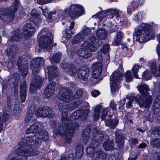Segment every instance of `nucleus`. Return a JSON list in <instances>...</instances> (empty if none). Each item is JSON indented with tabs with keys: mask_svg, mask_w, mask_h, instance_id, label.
I'll use <instances>...</instances> for the list:
<instances>
[{
	"mask_svg": "<svg viewBox=\"0 0 160 160\" xmlns=\"http://www.w3.org/2000/svg\"><path fill=\"white\" fill-rule=\"evenodd\" d=\"M89 112V109L78 110L74 112L69 118H67L68 114L64 112L62 113V124H58V128L55 130L57 134L62 136L65 142L68 144L72 142V137L74 134L75 130L79 127L78 122V118L84 121L87 117Z\"/></svg>",
	"mask_w": 160,
	"mask_h": 160,
	"instance_id": "nucleus-1",
	"label": "nucleus"
},
{
	"mask_svg": "<svg viewBox=\"0 0 160 160\" xmlns=\"http://www.w3.org/2000/svg\"><path fill=\"white\" fill-rule=\"evenodd\" d=\"M83 7L79 4H72L65 8L63 10L58 9L51 12L49 14V18H52L55 14L59 19L64 20L68 16L72 19H76L82 15L84 13Z\"/></svg>",
	"mask_w": 160,
	"mask_h": 160,
	"instance_id": "nucleus-2",
	"label": "nucleus"
},
{
	"mask_svg": "<svg viewBox=\"0 0 160 160\" xmlns=\"http://www.w3.org/2000/svg\"><path fill=\"white\" fill-rule=\"evenodd\" d=\"M23 139L20 141L19 147L16 150V153L19 155L23 157H22L16 158V159H21V160H27L28 157L30 156H35L39 153V152L36 148H33L31 146L36 145L35 141L30 142L28 141L22 142Z\"/></svg>",
	"mask_w": 160,
	"mask_h": 160,
	"instance_id": "nucleus-3",
	"label": "nucleus"
},
{
	"mask_svg": "<svg viewBox=\"0 0 160 160\" xmlns=\"http://www.w3.org/2000/svg\"><path fill=\"white\" fill-rule=\"evenodd\" d=\"M96 39L94 36H90L88 40L84 41L81 48L78 51V54L84 58H88L91 57L92 54L90 51L94 52L97 49Z\"/></svg>",
	"mask_w": 160,
	"mask_h": 160,
	"instance_id": "nucleus-4",
	"label": "nucleus"
},
{
	"mask_svg": "<svg viewBox=\"0 0 160 160\" xmlns=\"http://www.w3.org/2000/svg\"><path fill=\"white\" fill-rule=\"evenodd\" d=\"M92 135V141L90 144V147L92 148H97L104 140L107 141L109 139L107 133L100 131L99 128H94Z\"/></svg>",
	"mask_w": 160,
	"mask_h": 160,
	"instance_id": "nucleus-5",
	"label": "nucleus"
},
{
	"mask_svg": "<svg viewBox=\"0 0 160 160\" xmlns=\"http://www.w3.org/2000/svg\"><path fill=\"white\" fill-rule=\"evenodd\" d=\"M83 93V90L82 89H79L77 90L73 95L72 93L69 90L63 89L61 94L59 96V99L62 101L68 102L76 98H81Z\"/></svg>",
	"mask_w": 160,
	"mask_h": 160,
	"instance_id": "nucleus-6",
	"label": "nucleus"
},
{
	"mask_svg": "<svg viewBox=\"0 0 160 160\" xmlns=\"http://www.w3.org/2000/svg\"><path fill=\"white\" fill-rule=\"evenodd\" d=\"M46 35L40 37L38 41L40 46L44 50L50 52L52 48V43L53 41V35L50 31H47Z\"/></svg>",
	"mask_w": 160,
	"mask_h": 160,
	"instance_id": "nucleus-7",
	"label": "nucleus"
},
{
	"mask_svg": "<svg viewBox=\"0 0 160 160\" xmlns=\"http://www.w3.org/2000/svg\"><path fill=\"white\" fill-rule=\"evenodd\" d=\"M38 135H34L33 136H27L23 138L22 142L28 141L30 142L35 141L36 144L40 145L42 141L45 142L48 140V132L45 131H40L37 133Z\"/></svg>",
	"mask_w": 160,
	"mask_h": 160,
	"instance_id": "nucleus-8",
	"label": "nucleus"
},
{
	"mask_svg": "<svg viewBox=\"0 0 160 160\" xmlns=\"http://www.w3.org/2000/svg\"><path fill=\"white\" fill-rule=\"evenodd\" d=\"M123 74L119 70L115 71L110 78L111 85V89L112 92L114 93L118 91L120 87L119 84L122 80Z\"/></svg>",
	"mask_w": 160,
	"mask_h": 160,
	"instance_id": "nucleus-9",
	"label": "nucleus"
},
{
	"mask_svg": "<svg viewBox=\"0 0 160 160\" xmlns=\"http://www.w3.org/2000/svg\"><path fill=\"white\" fill-rule=\"evenodd\" d=\"M131 99H135V101L138 103L140 108H149L152 103V98L149 95L141 96L138 94L136 96L132 97Z\"/></svg>",
	"mask_w": 160,
	"mask_h": 160,
	"instance_id": "nucleus-10",
	"label": "nucleus"
},
{
	"mask_svg": "<svg viewBox=\"0 0 160 160\" xmlns=\"http://www.w3.org/2000/svg\"><path fill=\"white\" fill-rule=\"evenodd\" d=\"M90 147L88 148L87 149V154L92 158L93 160H105L107 158V154L106 153L100 150H95L92 149L90 150Z\"/></svg>",
	"mask_w": 160,
	"mask_h": 160,
	"instance_id": "nucleus-11",
	"label": "nucleus"
},
{
	"mask_svg": "<svg viewBox=\"0 0 160 160\" xmlns=\"http://www.w3.org/2000/svg\"><path fill=\"white\" fill-rule=\"evenodd\" d=\"M45 61L42 57H38L32 61L30 67L32 69L33 74L38 72L41 68L42 65H43Z\"/></svg>",
	"mask_w": 160,
	"mask_h": 160,
	"instance_id": "nucleus-12",
	"label": "nucleus"
},
{
	"mask_svg": "<svg viewBox=\"0 0 160 160\" xmlns=\"http://www.w3.org/2000/svg\"><path fill=\"white\" fill-rule=\"evenodd\" d=\"M92 77L95 78H98L101 75L102 71V65L101 62H96L92 65Z\"/></svg>",
	"mask_w": 160,
	"mask_h": 160,
	"instance_id": "nucleus-13",
	"label": "nucleus"
},
{
	"mask_svg": "<svg viewBox=\"0 0 160 160\" xmlns=\"http://www.w3.org/2000/svg\"><path fill=\"white\" fill-rule=\"evenodd\" d=\"M60 67L70 76H73L76 74L77 69L75 66L72 64L61 63Z\"/></svg>",
	"mask_w": 160,
	"mask_h": 160,
	"instance_id": "nucleus-14",
	"label": "nucleus"
},
{
	"mask_svg": "<svg viewBox=\"0 0 160 160\" xmlns=\"http://www.w3.org/2000/svg\"><path fill=\"white\" fill-rule=\"evenodd\" d=\"M25 59L19 58L18 59L17 65L19 71L21 72L24 78H25L27 74L28 69L26 66H24Z\"/></svg>",
	"mask_w": 160,
	"mask_h": 160,
	"instance_id": "nucleus-15",
	"label": "nucleus"
},
{
	"mask_svg": "<svg viewBox=\"0 0 160 160\" xmlns=\"http://www.w3.org/2000/svg\"><path fill=\"white\" fill-rule=\"evenodd\" d=\"M116 142L119 148H122L124 145L125 138L121 131L117 130L115 132Z\"/></svg>",
	"mask_w": 160,
	"mask_h": 160,
	"instance_id": "nucleus-16",
	"label": "nucleus"
},
{
	"mask_svg": "<svg viewBox=\"0 0 160 160\" xmlns=\"http://www.w3.org/2000/svg\"><path fill=\"white\" fill-rule=\"evenodd\" d=\"M89 70L86 67H82L78 69V78L83 80H87L89 75Z\"/></svg>",
	"mask_w": 160,
	"mask_h": 160,
	"instance_id": "nucleus-17",
	"label": "nucleus"
},
{
	"mask_svg": "<svg viewBox=\"0 0 160 160\" xmlns=\"http://www.w3.org/2000/svg\"><path fill=\"white\" fill-rule=\"evenodd\" d=\"M42 128V124L39 122H36L33 125H31L27 129V133H34L38 132V133L41 131Z\"/></svg>",
	"mask_w": 160,
	"mask_h": 160,
	"instance_id": "nucleus-18",
	"label": "nucleus"
},
{
	"mask_svg": "<svg viewBox=\"0 0 160 160\" xmlns=\"http://www.w3.org/2000/svg\"><path fill=\"white\" fill-rule=\"evenodd\" d=\"M31 84L35 89H40L42 85V78L38 75H34L32 78Z\"/></svg>",
	"mask_w": 160,
	"mask_h": 160,
	"instance_id": "nucleus-19",
	"label": "nucleus"
},
{
	"mask_svg": "<svg viewBox=\"0 0 160 160\" xmlns=\"http://www.w3.org/2000/svg\"><path fill=\"white\" fill-rule=\"evenodd\" d=\"M106 12L108 14V18H112L115 17L118 22H121V19L120 17V11L118 10L115 8H111L106 10Z\"/></svg>",
	"mask_w": 160,
	"mask_h": 160,
	"instance_id": "nucleus-20",
	"label": "nucleus"
},
{
	"mask_svg": "<svg viewBox=\"0 0 160 160\" xmlns=\"http://www.w3.org/2000/svg\"><path fill=\"white\" fill-rule=\"evenodd\" d=\"M48 71V74L49 80V81L52 80V78L53 77L57 76L58 74V69L56 66H50L48 67L47 69L45 70V72Z\"/></svg>",
	"mask_w": 160,
	"mask_h": 160,
	"instance_id": "nucleus-21",
	"label": "nucleus"
},
{
	"mask_svg": "<svg viewBox=\"0 0 160 160\" xmlns=\"http://www.w3.org/2000/svg\"><path fill=\"white\" fill-rule=\"evenodd\" d=\"M39 14V12L35 9H33L31 12V20L33 21L35 24L37 25L40 24L41 20Z\"/></svg>",
	"mask_w": 160,
	"mask_h": 160,
	"instance_id": "nucleus-22",
	"label": "nucleus"
},
{
	"mask_svg": "<svg viewBox=\"0 0 160 160\" xmlns=\"http://www.w3.org/2000/svg\"><path fill=\"white\" fill-rule=\"evenodd\" d=\"M34 112V108L33 107H31L29 108L26 115V117L25 119V123H28L31 121L33 122L35 120Z\"/></svg>",
	"mask_w": 160,
	"mask_h": 160,
	"instance_id": "nucleus-23",
	"label": "nucleus"
},
{
	"mask_svg": "<svg viewBox=\"0 0 160 160\" xmlns=\"http://www.w3.org/2000/svg\"><path fill=\"white\" fill-rule=\"evenodd\" d=\"M89 31H83L75 36L72 40V43H76L82 42L85 37L88 35Z\"/></svg>",
	"mask_w": 160,
	"mask_h": 160,
	"instance_id": "nucleus-24",
	"label": "nucleus"
},
{
	"mask_svg": "<svg viewBox=\"0 0 160 160\" xmlns=\"http://www.w3.org/2000/svg\"><path fill=\"white\" fill-rule=\"evenodd\" d=\"M145 31H137L135 36L136 40L140 43H142L148 41L146 35Z\"/></svg>",
	"mask_w": 160,
	"mask_h": 160,
	"instance_id": "nucleus-25",
	"label": "nucleus"
},
{
	"mask_svg": "<svg viewBox=\"0 0 160 160\" xmlns=\"http://www.w3.org/2000/svg\"><path fill=\"white\" fill-rule=\"evenodd\" d=\"M56 83L53 82L48 86L44 91V93L47 96V98L50 97L53 94L54 91Z\"/></svg>",
	"mask_w": 160,
	"mask_h": 160,
	"instance_id": "nucleus-26",
	"label": "nucleus"
},
{
	"mask_svg": "<svg viewBox=\"0 0 160 160\" xmlns=\"http://www.w3.org/2000/svg\"><path fill=\"white\" fill-rule=\"evenodd\" d=\"M20 96L22 102H24L26 100V85L24 80L21 81L20 84Z\"/></svg>",
	"mask_w": 160,
	"mask_h": 160,
	"instance_id": "nucleus-27",
	"label": "nucleus"
},
{
	"mask_svg": "<svg viewBox=\"0 0 160 160\" xmlns=\"http://www.w3.org/2000/svg\"><path fill=\"white\" fill-rule=\"evenodd\" d=\"M151 145L153 147L160 149V138H156L152 139L151 141ZM156 156L158 160H160V152H157Z\"/></svg>",
	"mask_w": 160,
	"mask_h": 160,
	"instance_id": "nucleus-28",
	"label": "nucleus"
},
{
	"mask_svg": "<svg viewBox=\"0 0 160 160\" xmlns=\"http://www.w3.org/2000/svg\"><path fill=\"white\" fill-rule=\"evenodd\" d=\"M157 26L153 23H152V25H151L148 23H142L136 27V30H150V29H155V27Z\"/></svg>",
	"mask_w": 160,
	"mask_h": 160,
	"instance_id": "nucleus-29",
	"label": "nucleus"
},
{
	"mask_svg": "<svg viewBox=\"0 0 160 160\" xmlns=\"http://www.w3.org/2000/svg\"><path fill=\"white\" fill-rule=\"evenodd\" d=\"M138 89L142 95L141 96L149 95L148 92L150 89L148 87L147 85L145 84H142L138 87Z\"/></svg>",
	"mask_w": 160,
	"mask_h": 160,
	"instance_id": "nucleus-30",
	"label": "nucleus"
},
{
	"mask_svg": "<svg viewBox=\"0 0 160 160\" xmlns=\"http://www.w3.org/2000/svg\"><path fill=\"white\" fill-rule=\"evenodd\" d=\"M58 105L59 110L62 111L64 110H71L74 109L75 108V107H72V105H73V103H72L70 105L69 104L64 105V104L60 100L59 101L58 103Z\"/></svg>",
	"mask_w": 160,
	"mask_h": 160,
	"instance_id": "nucleus-31",
	"label": "nucleus"
},
{
	"mask_svg": "<svg viewBox=\"0 0 160 160\" xmlns=\"http://www.w3.org/2000/svg\"><path fill=\"white\" fill-rule=\"evenodd\" d=\"M103 108L101 104L96 106L94 108V112L93 115V118L94 121H96L98 119L100 113L101 109Z\"/></svg>",
	"mask_w": 160,
	"mask_h": 160,
	"instance_id": "nucleus-32",
	"label": "nucleus"
},
{
	"mask_svg": "<svg viewBox=\"0 0 160 160\" xmlns=\"http://www.w3.org/2000/svg\"><path fill=\"white\" fill-rule=\"evenodd\" d=\"M124 34L121 31H118L117 32L116 39L114 41V44L116 46L120 44L122 40L124 37Z\"/></svg>",
	"mask_w": 160,
	"mask_h": 160,
	"instance_id": "nucleus-33",
	"label": "nucleus"
},
{
	"mask_svg": "<svg viewBox=\"0 0 160 160\" xmlns=\"http://www.w3.org/2000/svg\"><path fill=\"white\" fill-rule=\"evenodd\" d=\"M105 123L106 126H110L111 128H115L118 124V121L115 118L113 120H106Z\"/></svg>",
	"mask_w": 160,
	"mask_h": 160,
	"instance_id": "nucleus-34",
	"label": "nucleus"
},
{
	"mask_svg": "<svg viewBox=\"0 0 160 160\" xmlns=\"http://www.w3.org/2000/svg\"><path fill=\"white\" fill-rule=\"evenodd\" d=\"M91 131L89 129H85L82 134V136L83 138V144L86 145L87 142L89 140L90 132Z\"/></svg>",
	"mask_w": 160,
	"mask_h": 160,
	"instance_id": "nucleus-35",
	"label": "nucleus"
},
{
	"mask_svg": "<svg viewBox=\"0 0 160 160\" xmlns=\"http://www.w3.org/2000/svg\"><path fill=\"white\" fill-rule=\"evenodd\" d=\"M150 65L152 73L156 76H159L160 75V62L159 63V69L158 70H157L156 65L153 62H151Z\"/></svg>",
	"mask_w": 160,
	"mask_h": 160,
	"instance_id": "nucleus-36",
	"label": "nucleus"
},
{
	"mask_svg": "<svg viewBox=\"0 0 160 160\" xmlns=\"http://www.w3.org/2000/svg\"><path fill=\"white\" fill-rule=\"evenodd\" d=\"M106 16H108V14L105 11H102L101 12H100L96 14L95 15H93L92 16L93 17H95V18H98V21L100 22L102 21L103 19H104L106 17Z\"/></svg>",
	"mask_w": 160,
	"mask_h": 160,
	"instance_id": "nucleus-37",
	"label": "nucleus"
},
{
	"mask_svg": "<svg viewBox=\"0 0 160 160\" xmlns=\"http://www.w3.org/2000/svg\"><path fill=\"white\" fill-rule=\"evenodd\" d=\"M61 57V53L60 52L57 53L55 54L52 58H50V60L52 63L53 62L58 63Z\"/></svg>",
	"mask_w": 160,
	"mask_h": 160,
	"instance_id": "nucleus-38",
	"label": "nucleus"
},
{
	"mask_svg": "<svg viewBox=\"0 0 160 160\" xmlns=\"http://www.w3.org/2000/svg\"><path fill=\"white\" fill-rule=\"evenodd\" d=\"M113 142H105L103 144V146L106 150L109 151L112 150L114 147Z\"/></svg>",
	"mask_w": 160,
	"mask_h": 160,
	"instance_id": "nucleus-39",
	"label": "nucleus"
},
{
	"mask_svg": "<svg viewBox=\"0 0 160 160\" xmlns=\"http://www.w3.org/2000/svg\"><path fill=\"white\" fill-rule=\"evenodd\" d=\"M96 33L99 39H105L106 38L107 32L106 31H97Z\"/></svg>",
	"mask_w": 160,
	"mask_h": 160,
	"instance_id": "nucleus-40",
	"label": "nucleus"
},
{
	"mask_svg": "<svg viewBox=\"0 0 160 160\" xmlns=\"http://www.w3.org/2000/svg\"><path fill=\"white\" fill-rule=\"evenodd\" d=\"M12 34H14V36L11 37L10 40L12 42H18L20 39V35L18 31H13L12 32Z\"/></svg>",
	"mask_w": 160,
	"mask_h": 160,
	"instance_id": "nucleus-41",
	"label": "nucleus"
},
{
	"mask_svg": "<svg viewBox=\"0 0 160 160\" xmlns=\"http://www.w3.org/2000/svg\"><path fill=\"white\" fill-rule=\"evenodd\" d=\"M83 147L80 145L76 148V156L78 158H80L83 154Z\"/></svg>",
	"mask_w": 160,
	"mask_h": 160,
	"instance_id": "nucleus-42",
	"label": "nucleus"
},
{
	"mask_svg": "<svg viewBox=\"0 0 160 160\" xmlns=\"http://www.w3.org/2000/svg\"><path fill=\"white\" fill-rule=\"evenodd\" d=\"M143 13L142 12H138V13L135 14L133 17V20L138 23L141 22L142 18Z\"/></svg>",
	"mask_w": 160,
	"mask_h": 160,
	"instance_id": "nucleus-43",
	"label": "nucleus"
},
{
	"mask_svg": "<svg viewBox=\"0 0 160 160\" xmlns=\"http://www.w3.org/2000/svg\"><path fill=\"white\" fill-rule=\"evenodd\" d=\"M145 35L148 41L153 39L155 37L154 31H145Z\"/></svg>",
	"mask_w": 160,
	"mask_h": 160,
	"instance_id": "nucleus-44",
	"label": "nucleus"
},
{
	"mask_svg": "<svg viewBox=\"0 0 160 160\" xmlns=\"http://www.w3.org/2000/svg\"><path fill=\"white\" fill-rule=\"evenodd\" d=\"M44 110L45 112L46 117H48L49 118H51L54 115L52 109L48 107H44Z\"/></svg>",
	"mask_w": 160,
	"mask_h": 160,
	"instance_id": "nucleus-45",
	"label": "nucleus"
},
{
	"mask_svg": "<svg viewBox=\"0 0 160 160\" xmlns=\"http://www.w3.org/2000/svg\"><path fill=\"white\" fill-rule=\"evenodd\" d=\"M152 74L151 72L147 70L144 72L142 74V78L143 79H149L152 77Z\"/></svg>",
	"mask_w": 160,
	"mask_h": 160,
	"instance_id": "nucleus-46",
	"label": "nucleus"
},
{
	"mask_svg": "<svg viewBox=\"0 0 160 160\" xmlns=\"http://www.w3.org/2000/svg\"><path fill=\"white\" fill-rule=\"evenodd\" d=\"M141 68V66L138 65L136 64L132 68L133 73L134 77L137 78H138V75L137 73L139 69Z\"/></svg>",
	"mask_w": 160,
	"mask_h": 160,
	"instance_id": "nucleus-47",
	"label": "nucleus"
},
{
	"mask_svg": "<svg viewBox=\"0 0 160 160\" xmlns=\"http://www.w3.org/2000/svg\"><path fill=\"white\" fill-rule=\"evenodd\" d=\"M132 76L131 74V72L130 71H128L126 72L125 75V80L127 82H129L132 81Z\"/></svg>",
	"mask_w": 160,
	"mask_h": 160,
	"instance_id": "nucleus-48",
	"label": "nucleus"
},
{
	"mask_svg": "<svg viewBox=\"0 0 160 160\" xmlns=\"http://www.w3.org/2000/svg\"><path fill=\"white\" fill-rule=\"evenodd\" d=\"M43 111L42 110V107L38 108L35 112V115L37 117H43L42 113Z\"/></svg>",
	"mask_w": 160,
	"mask_h": 160,
	"instance_id": "nucleus-49",
	"label": "nucleus"
},
{
	"mask_svg": "<svg viewBox=\"0 0 160 160\" xmlns=\"http://www.w3.org/2000/svg\"><path fill=\"white\" fill-rule=\"evenodd\" d=\"M129 142L130 144L133 145H135L136 144L138 143V140L136 138H131L129 140Z\"/></svg>",
	"mask_w": 160,
	"mask_h": 160,
	"instance_id": "nucleus-50",
	"label": "nucleus"
},
{
	"mask_svg": "<svg viewBox=\"0 0 160 160\" xmlns=\"http://www.w3.org/2000/svg\"><path fill=\"white\" fill-rule=\"evenodd\" d=\"M33 29L34 27L32 26L31 24L30 23H26L23 27V30H29Z\"/></svg>",
	"mask_w": 160,
	"mask_h": 160,
	"instance_id": "nucleus-51",
	"label": "nucleus"
},
{
	"mask_svg": "<svg viewBox=\"0 0 160 160\" xmlns=\"http://www.w3.org/2000/svg\"><path fill=\"white\" fill-rule=\"evenodd\" d=\"M108 109L106 108H105L102 110L101 116V118L102 120H104L105 119L108 115Z\"/></svg>",
	"mask_w": 160,
	"mask_h": 160,
	"instance_id": "nucleus-52",
	"label": "nucleus"
},
{
	"mask_svg": "<svg viewBox=\"0 0 160 160\" xmlns=\"http://www.w3.org/2000/svg\"><path fill=\"white\" fill-rule=\"evenodd\" d=\"M23 33L25 38L28 39L32 36V32L30 31H24Z\"/></svg>",
	"mask_w": 160,
	"mask_h": 160,
	"instance_id": "nucleus-53",
	"label": "nucleus"
},
{
	"mask_svg": "<svg viewBox=\"0 0 160 160\" xmlns=\"http://www.w3.org/2000/svg\"><path fill=\"white\" fill-rule=\"evenodd\" d=\"M109 48V45L108 44H106L103 46L101 51L103 53H106L108 51Z\"/></svg>",
	"mask_w": 160,
	"mask_h": 160,
	"instance_id": "nucleus-54",
	"label": "nucleus"
},
{
	"mask_svg": "<svg viewBox=\"0 0 160 160\" xmlns=\"http://www.w3.org/2000/svg\"><path fill=\"white\" fill-rule=\"evenodd\" d=\"M154 135L160 136V127L155 128L153 131Z\"/></svg>",
	"mask_w": 160,
	"mask_h": 160,
	"instance_id": "nucleus-55",
	"label": "nucleus"
},
{
	"mask_svg": "<svg viewBox=\"0 0 160 160\" xmlns=\"http://www.w3.org/2000/svg\"><path fill=\"white\" fill-rule=\"evenodd\" d=\"M107 26L109 28H111L112 30L119 29L118 28H116V27H117V26L115 25H112L111 22H109L107 25Z\"/></svg>",
	"mask_w": 160,
	"mask_h": 160,
	"instance_id": "nucleus-56",
	"label": "nucleus"
},
{
	"mask_svg": "<svg viewBox=\"0 0 160 160\" xmlns=\"http://www.w3.org/2000/svg\"><path fill=\"white\" fill-rule=\"evenodd\" d=\"M9 50L12 52H16L18 50V48L15 46H11L9 48Z\"/></svg>",
	"mask_w": 160,
	"mask_h": 160,
	"instance_id": "nucleus-57",
	"label": "nucleus"
},
{
	"mask_svg": "<svg viewBox=\"0 0 160 160\" xmlns=\"http://www.w3.org/2000/svg\"><path fill=\"white\" fill-rule=\"evenodd\" d=\"M110 106L113 110H116L117 104L114 103V101L113 100L111 101Z\"/></svg>",
	"mask_w": 160,
	"mask_h": 160,
	"instance_id": "nucleus-58",
	"label": "nucleus"
},
{
	"mask_svg": "<svg viewBox=\"0 0 160 160\" xmlns=\"http://www.w3.org/2000/svg\"><path fill=\"white\" fill-rule=\"evenodd\" d=\"M99 94V92L97 90L92 91L91 92V94L92 96L95 97H96Z\"/></svg>",
	"mask_w": 160,
	"mask_h": 160,
	"instance_id": "nucleus-59",
	"label": "nucleus"
},
{
	"mask_svg": "<svg viewBox=\"0 0 160 160\" xmlns=\"http://www.w3.org/2000/svg\"><path fill=\"white\" fill-rule=\"evenodd\" d=\"M134 8L132 6H129L127 8V12L128 13H131L134 10Z\"/></svg>",
	"mask_w": 160,
	"mask_h": 160,
	"instance_id": "nucleus-60",
	"label": "nucleus"
},
{
	"mask_svg": "<svg viewBox=\"0 0 160 160\" xmlns=\"http://www.w3.org/2000/svg\"><path fill=\"white\" fill-rule=\"evenodd\" d=\"M133 100L131 99H129V101L127 103V107L128 108H131L132 107V102Z\"/></svg>",
	"mask_w": 160,
	"mask_h": 160,
	"instance_id": "nucleus-61",
	"label": "nucleus"
},
{
	"mask_svg": "<svg viewBox=\"0 0 160 160\" xmlns=\"http://www.w3.org/2000/svg\"><path fill=\"white\" fill-rule=\"evenodd\" d=\"M102 51H101L98 52V56H97V59L99 61H101L102 60Z\"/></svg>",
	"mask_w": 160,
	"mask_h": 160,
	"instance_id": "nucleus-62",
	"label": "nucleus"
},
{
	"mask_svg": "<svg viewBox=\"0 0 160 160\" xmlns=\"http://www.w3.org/2000/svg\"><path fill=\"white\" fill-rule=\"evenodd\" d=\"M65 32L68 37H69L73 34L72 31H65Z\"/></svg>",
	"mask_w": 160,
	"mask_h": 160,
	"instance_id": "nucleus-63",
	"label": "nucleus"
},
{
	"mask_svg": "<svg viewBox=\"0 0 160 160\" xmlns=\"http://www.w3.org/2000/svg\"><path fill=\"white\" fill-rule=\"evenodd\" d=\"M69 160H76L75 158L74 155L73 153L70 154L68 156Z\"/></svg>",
	"mask_w": 160,
	"mask_h": 160,
	"instance_id": "nucleus-64",
	"label": "nucleus"
}]
</instances>
